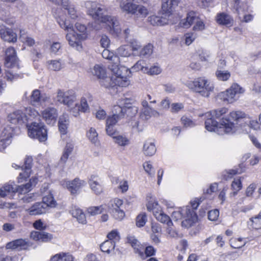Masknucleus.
Instances as JSON below:
<instances>
[{
    "mask_svg": "<svg viewBox=\"0 0 261 261\" xmlns=\"http://www.w3.org/2000/svg\"><path fill=\"white\" fill-rule=\"evenodd\" d=\"M74 148V144L72 141L67 142L64 147L60 161L62 163L65 164L67 161L69 156L71 154Z\"/></svg>",
    "mask_w": 261,
    "mask_h": 261,
    "instance_id": "nucleus-37",
    "label": "nucleus"
},
{
    "mask_svg": "<svg viewBox=\"0 0 261 261\" xmlns=\"http://www.w3.org/2000/svg\"><path fill=\"white\" fill-rule=\"evenodd\" d=\"M229 242L231 247L233 248H240L246 244L243 238H232Z\"/></svg>",
    "mask_w": 261,
    "mask_h": 261,
    "instance_id": "nucleus-54",
    "label": "nucleus"
},
{
    "mask_svg": "<svg viewBox=\"0 0 261 261\" xmlns=\"http://www.w3.org/2000/svg\"><path fill=\"white\" fill-rule=\"evenodd\" d=\"M245 122L250 128L254 130L260 129V123H259L256 120L253 119L248 116H247V117L246 118Z\"/></svg>",
    "mask_w": 261,
    "mask_h": 261,
    "instance_id": "nucleus-56",
    "label": "nucleus"
},
{
    "mask_svg": "<svg viewBox=\"0 0 261 261\" xmlns=\"http://www.w3.org/2000/svg\"><path fill=\"white\" fill-rule=\"evenodd\" d=\"M101 55L103 58L111 61L112 65H120L119 57L118 56L114 55L113 53L110 51L109 49L105 48L102 52Z\"/></svg>",
    "mask_w": 261,
    "mask_h": 261,
    "instance_id": "nucleus-39",
    "label": "nucleus"
},
{
    "mask_svg": "<svg viewBox=\"0 0 261 261\" xmlns=\"http://www.w3.org/2000/svg\"><path fill=\"white\" fill-rule=\"evenodd\" d=\"M89 72L93 76L96 77L99 80L101 86L105 87L103 83H107L109 77L107 76V70L106 68L100 64H96L92 68L90 69Z\"/></svg>",
    "mask_w": 261,
    "mask_h": 261,
    "instance_id": "nucleus-18",
    "label": "nucleus"
},
{
    "mask_svg": "<svg viewBox=\"0 0 261 261\" xmlns=\"http://www.w3.org/2000/svg\"><path fill=\"white\" fill-rule=\"evenodd\" d=\"M216 20L219 24L226 26H231L233 22L232 17L224 13L218 14Z\"/></svg>",
    "mask_w": 261,
    "mask_h": 261,
    "instance_id": "nucleus-38",
    "label": "nucleus"
},
{
    "mask_svg": "<svg viewBox=\"0 0 261 261\" xmlns=\"http://www.w3.org/2000/svg\"><path fill=\"white\" fill-rule=\"evenodd\" d=\"M60 27L66 31V39L69 45L78 51L82 50L83 47L82 41L88 37L87 27L84 24L77 22L75 24L76 33L73 29V23L64 15H60L57 18Z\"/></svg>",
    "mask_w": 261,
    "mask_h": 261,
    "instance_id": "nucleus-1",
    "label": "nucleus"
},
{
    "mask_svg": "<svg viewBox=\"0 0 261 261\" xmlns=\"http://www.w3.org/2000/svg\"><path fill=\"white\" fill-rule=\"evenodd\" d=\"M14 128L9 125L4 126L0 130V152L3 151L10 144Z\"/></svg>",
    "mask_w": 261,
    "mask_h": 261,
    "instance_id": "nucleus-16",
    "label": "nucleus"
},
{
    "mask_svg": "<svg viewBox=\"0 0 261 261\" xmlns=\"http://www.w3.org/2000/svg\"><path fill=\"white\" fill-rule=\"evenodd\" d=\"M242 183L240 178H235L231 184V188L234 191L233 194L236 195L242 188Z\"/></svg>",
    "mask_w": 261,
    "mask_h": 261,
    "instance_id": "nucleus-62",
    "label": "nucleus"
},
{
    "mask_svg": "<svg viewBox=\"0 0 261 261\" xmlns=\"http://www.w3.org/2000/svg\"><path fill=\"white\" fill-rule=\"evenodd\" d=\"M69 124V117L67 114H63L60 116L58 121V127L61 134L65 135L67 133Z\"/></svg>",
    "mask_w": 261,
    "mask_h": 261,
    "instance_id": "nucleus-34",
    "label": "nucleus"
},
{
    "mask_svg": "<svg viewBox=\"0 0 261 261\" xmlns=\"http://www.w3.org/2000/svg\"><path fill=\"white\" fill-rule=\"evenodd\" d=\"M41 116L47 124L53 125L56 123L58 113L55 108L47 107L41 112Z\"/></svg>",
    "mask_w": 261,
    "mask_h": 261,
    "instance_id": "nucleus-20",
    "label": "nucleus"
},
{
    "mask_svg": "<svg viewBox=\"0 0 261 261\" xmlns=\"http://www.w3.org/2000/svg\"><path fill=\"white\" fill-rule=\"evenodd\" d=\"M1 197H5L8 195L16 192V187L14 182H8L4 184L1 188Z\"/></svg>",
    "mask_w": 261,
    "mask_h": 261,
    "instance_id": "nucleus-40",
    "label": "nucleus"
},
{
    "mask_svg": "<svg viewBox=\"0 0 261 261\" xmlns=\"http://www.w3.org/2000/svg\"><path fill=\"white\" fill-rule=\"evenodd\" d=\"M113 139H114V141L119 146H124L128 144L129 143L128 139L126 137L121 135L113 136Z\"/></svg>",
    "mask_w": 261,
    "mask_h": 261,
    "instance_id": "nucleus-57",
    "label": "nucleus"
},
{
    "mask_svg": "<svg viewBox=\"0 0 261 261\" xmlns=\"http://www.w3.org/2000/svg\"><path fill=\"white\" fill-rule=\"evenodd\" d=\"M118 55L127 57L132 54L134 56H142L147 54L146 46H142L139 42H135L132 45H125L120 46L117 49Z\"/></svg>",
    "mask_w": 261,
    "mask_h": 261,
    "instance_id": "nucleus-8",
    "label": "nucleus"
},
{
    "mask_svg": "<svg viewBox=\"0 0 261 261\" xmlns=\"http://www.w3.org/2000/svg\"><path fill=\"white\" fill-rule=\"evenodd\" d=\"M112 72L107 83H103L105 87L110 88L115 86L127 87L130 84L129 78L131 76V71L124 66L111 65L110 67Z\"/></svg>",
    "mask_w": 261,
    "mask_h": 261,
    "instance_id": "nucleus-4",
    "label": "nucleus"
},
{
    "mask_svg": "<svg viewBox=\"0 0 261 261\" xmlns=\"http://www.w3.org/2000/svg\"><path fill=\"white\" fill-rule=\"evenodd\" d=\"M244 90L238 84L233 83L231 87L225 91L221 92L218 94V97L223 101L232 103L239 98V94L243 93Z\"/></svg>",
    "mask_w": 261,
    "mask_h": 261,
    "instance_id": "nucleus-11",
    "label": "nucleus"
},
{
    "mask_svg": "<svg viewBox=\"0 0 261 261\" xmlns=\"http://www.w3.org/2000/svg\"><path fill=\"white\" fill-rule=\"evenodd\" d=\"M7 59H5L4 64L8 69L15 70L19 68V60L18 57L10 59L9 64H7Z\"/></svg>",
    "mask_w": 261,
    "mask_h": 261,
    "instance_id": "nucleus-50",
    "label": "nucleus"
},
{
    "mask_svg": "<svg viewBox=\"0 0 261 261\" xmlns=\"http://www.w3.org/2000/svg\"><path fill=\"white\" fill-rule=\"evenodd\" d=\"M205 121V127L209 132H214L219 135L233 134L238 129L236 123L231 122L227 118H223L219 123L213 117H206Z\"/></svg>",
    "mask_w": 261,
    "mask_h": 261,
    "instance_id": "nucleus-5",
    "label": "nucleus"
},
{
    "mask_svg": "<svg viewBox=\"0 0 261 261\" xmlns=\"http://www.w3.org/2000/svg\"><path fill=\"white\" fill-rule=\"evenodd\" d=\"M132 72L142 71L145 73L147 70V63L144 60H140L136 63L131 69H129Z\"/></svg>",
    "mask_w": 261,
    "mask_h": 261,
    "instance_id": "nucleus-48",
    "label": "nucleus"
},
{
    "mask_svg": "<svg viewBox=\"0 0 261 261\" xmlns=\"http://www.w3.org/2000/svg\"><path fill=\"white\" fill-rule=\"evenodd\" d=\"M56 100L60 104L70 107L75 102L77 99L76 92L72 89H58L56 96Z\"/></svg>",
    "mask_w": 261,
    "mask_h": 261,
    "instance_id": "nucleus-13",
    "label": "nucleus"
},
{
    "mask_svg": "<svg viewBox=\"0 0 261 261\" xmlns=\"http://www.w3.org/2000/svg\"><path fill=\"white\" fill-rule=\"evenodd\" d=\"M123 204V201L118 198H115L111 199L109 205H107V210L111 211L112 215L113 218L118 221L123 220L125 217L124 211L121 208Z\"/></svg>",
    "mask_w": 261,
    "mask_h": 261,
    "instance_id": "nucleus-14",
    "label": "nucleus"
},
{
    "mask_svg": "<svg viewBox=\"0 0 261 261\" xmlns=\"http://www.w3.org/2000/svg\"><path fill=\"white\" fill-rule=\"evenodd\" d=\"M148 100H150V104H148V116H159L158 110H166L169 108L170 101L168 98H165L161 101L159 106V108H158L155 105L156 100L154 99L152 100L151 96L149 95H148Z\"/></svg>",
    "mask_w": 261,
    "mask_h": 261,
    "instance_id": "nucleus-17",
    "label": "nucleus"
},
{
    "mask_svg": "<svg viewBox=\"0 0 261 261\" xmlns=\"http://www.w3.org/2000/svg\"><path fill=\"white\" fill-rule=\"evenodd\" d=\"M49 100L50 96L48 94L41 93L38 89L33 90L30 97V103L33 106L48 102Z\"/></svg>",
    "mask_w": 261,
    "mask_h": 261,
    "instance_id": "nucleus-21",
    "label": "nucleus"
},
{
    "mask_svg": "<svg viewBox=\"0 0 261 261\" xmlns=\"http://www.w3.org/2000/svg\"><path fill=\"white\" fill-rule=\"evenodd\" d=\"M87 14L93 19L105 24L110 33L119 35L121 29L117 19L113 16L103 15L104 9L100 4L94 2H87L85 4Z\"/></svg>",
    "mask_w": 261,
    "mask_h": 261,
    "instance_id": "nucleus-2",
    "label": "nucleus"
},
{
    "mask_svg": "<svg viewBox=\"0 0 261 261\" xmlns=\"http://www.w3.org/2000/svg\"><path fill=\"white\" fill-rule=\"evenodd\" d=\"M227 112L228 109L227 108L222 107L208 112L205 114V115L206 117H213L215 118H219Z\"/></svg>",
    "mask_w": 261,
    "mask_h": 261,
    "instance_id": "nucleus-47",
    "label": "nucleus"
},
{
    "mask_svg": "<svg viewBox=\"0 0 261 261\" xmlns=\"http://www.w3.org/2000/svg\"><path fill=\"white\" fill-rule=\"evenodd\" d=\"M86 185V182L79 178H75L72 181L64 180L62 182V185L66 187L71 194H75L81 188Z\"/></svg>",
    "mask_w": 261,
    "mask_h": 261,
    "instance_id": "nucleus-25",
    "label": "nucleus"
},
{
    "mask_svg": "<svg viewBox=\"0 0 261 261\" xmlns=\"http://www.w3.org/2000/svg\"><path fill=\"white\" fill-rule=\"evenodd\" d=\"M25 212L31 216L40 215L46 213V207L41 202L34 203L30 206H24Z\"/></svg>",
    "mask_w": 261,
    "mask_h": 261,
    "instance_id": "nucleus-26",
    "label": "nucleus"
},
{
    "mask_svg": "<svg viewBox=\"0 0 261 261\" xmlns=\"http://www.w3.org/2000/svg\"><path fill=\"white\" fill-rule=\"evenodd\" d=\"M197 17L194 12L191 11L187 14L186 18L180 21L179 25L184 28H189L197 19Z\"/></svg>",
    "mask_w": 261,
    "mask_h": 261,
    "instance_id": "nucleus-31",
    "label": "nucleus"
},
{
    "mask_svg": "<svg viewBox=\"0 0 261 261\" xmlns=\"http://www.w3.org/2000/svg\"><path fill=\"white\" fill-rule=\"evenodd\" d=\"M44 195L42 197V202L43 205L47 208H54L57 205V202L55 199L53 194L50 190H46L43 192Z\"/></svg>",
    "mask_w": 261,
    "mask_h": 261,
    "instance_id": "nucleus-30",
    "label": "nucleus"
},
{
    "mask_svg": "<svg viewBox=\"0 0 261 261\" xmlns=\"http://www.w3.org/2000/svg\"><path fill=\"white\" fill-rule=\"evenodd\" d=\"M73 256L68 252H60L51 256L50 261H73Z\"/></svg>",
    "mask_w": 261,
    "mask_h": 261,
    "instance_id": "nucleus-42",
    "label": "nucleus"
},
{
    "mask_svg": "<svg viewBox=\"0 0 261 261\" xmlns=\"http://www.w3.org/2000/svg\"><path fill=\"white\" fill-rule=\"evenodd\" d=\"M40 116L39 113L32 107H21L9 113L7 121L14 127H20ZM14 128V126H12Z\"/></svg>",
    "mask_w": 261,
    "mask_h": 261,
    "instance_id": "nucleus-3",
    "label": "nucleus"
},
{
    "mask_svg": "<svg viewBox=\"0 0 261 261\" xmlns=\"http://www.w3.org/2000/svg\"><path fill=\"white\" fill-rule=\"evenodd\" d=\"M149 18L148 21H150L153 25H163L169 23H173V21H170L169 18L163 15L161 17L153 15L150 16Z\"/></svg>",
    "mask_w": 261,
    "mask_h": 261,
    "instance_id": "nucleus-35",
    "label": "nucleus"
},
{
    "mask_svg": "<svg viewBox=\"0 0 261 261\" xmlns=\"http://www.w3.org/2000/svg\"><path fill=\"white\" fill-rule=\"evenodd\" d=\"M148 210L152 211L153 214L158 221L166 223L168 226L172 224L169 217L163 212L162 208L152 196L150 197L149 200H148Z\"/></svg>",
    "mask_w": 261,
    "mask_h": 261,
    "instance_id": "nucleus-12",
    "label": "nucleus"
},
{
    "mask_svg": "<svg viewBox=\"0 0 261 261\" xmlns=\"http://www.w3.org/2000/svg\"><path fill=\"white\" fill-rule=\"evenodd\" d=\"M115 247V242L113 241L107 240L102 243L100 248L102 252L110 254L114 252Z\"/></svg>",
    "mask_w": 261,
    "mask_h": 261,
    "instance_id": "nucleus-46",
    "label": "nucleus"
},
{
    "mask_svg": "<svg viewBox=\"0 0 261 261\" xmlns=\"http://www.w3.org/2000/svg\"><path fill=\"white\" fill-rule=\"evenodd\" d=\"M17 58L16 51L13 47H8L5 51V59H7V64H9L10 59Z\"/></svg>",
    "mask_w": 261,
    "mask_h": 261,
    "instance_id": "nucleus-58",
    "label": "nucleus"
},
{
    "mask_svg": "<svg viewBox=\"0 0 261 261\" xmlns=\"http://www.w3.org/2000/svg\"><path fill=\"white\" fill-rule=\"evenodd\" d=\"M249 225L254 229L261 228V212L257 216L250 219Z\"/></svg>",
    "mask_w": 261,
    "mask_h": 261,
    "instance_id": "nucleus-52",
    "label": "nucleus"
},
{
    "mask_svg": "<svg viewBox=\"0 0 261 261\" xmlns=\"http://www.w3.org/2000/svg\"><path fill=\"white\" fill-rule=\"evenodd\" d=\"M33 162V159L31 156H27L25 159L23 166L21 167L22 170L20 172L17 177L18 182L19 183L23 182L27 180L30 177L31 173V167Z\"/></svg>",
    "mask_w": 261,
    "mask_h": 261,
    "instance_id": "nucleus-22",
    "label": "nucleus"
},
{
    "mask_svg": "<svg viewBox=\"0 0 261 261\" xmlns=\"http://www.w3.org/2000/svg\"><path fill=\"white\" fill-rule=\"evenodd\" d=\"M184 85L204 97H208L214 90V85L205 77H199L193 81H187Z\"/></svg>",
    "mask_w": 261,
    "mask_h": 261,
    "instance_id": "nucleus-7",
    "label": "nucleus"
},
{
    "mask_svg": "<svg viewBox=\"0 0 261 261\" xmlns=\"http://www.w3.org/2000/svg\"><path fill=\"white\" fill-rule=\"evenodd\" d=\"M37 178L33 177L30 179V182H28L25 185L19 186L17 188L16 187V191H18L21 193H28L31 190L32 186L37 183Z\"/></svg>",
    "mask_w": 261,
    "mask_h": 261,
    "instance_id": "nucleus-44",
    "label": "nucleus"
},
{
    "mask_svg": "<svg viewBox=\"0 0 261 261\" xmlns=\"http://www.w3.org/2000/svg\"><path fill=\"white\" fill-rule=\"evenodd\" d=\"M87 137L93 143H96L98 141V134L94 128L91 127L87 131Z\"/></svg>",
    "mask_w": 261,
    "mask_h": 261,
    "instance_id": "nucleus-55",
    "label": "nucleus"
},
{
    "mask_svg": "<svg viewBox=\"0 0 261 261\" xmlns=\"http://www.w3.org/2000/svg\"><path fill=\"white\" fill-rule=\"evenodd\" d=\"M0 35L3 40L9 43H15L17 40L16 33L9 28H2L0 30Z\"/></svg>",
    "mask_w": 261,
    "mask_h": 261,
    "instance_id": "nucleus-28",
    "label": "nucleus"
},
{
    "mask_svg": "<svg viewBox=\"0 0 261 261\" xmlns=\"http://www.w3.org/2000/svg\"><path fill=\"white\" fill-rule=\"evenodd\" d=\"M29 246V243L27 240L19 239L8 243L6 248L7 249L21 250L27 249Z\"/></svg>",
    "mask_w": 261,
    "mask_h": 261,
    "instance_id": "nucleus-27",
    "label": "nucleus"
},
{
    "mask_svg": "<svg viewBox=\"0 0 261 261\" xmlns=\"http://www.w3.org/2000/svg\"><path fill=\"white\" fill-rule=\"evenodd\" d=\"M72 216L76 219L79 223L82 224L87 223L86 216L83 211L76 206H73L70 211Z\"/></svg>",
    "mask_w": 261,
    "mask_h": 261,
    "instance_id": "nucleus-36",
    "label": "nucleus"
},
{
    "mask_svg": "<svg viewBox=\"0 0 261 261\" xmlns=\"http://www.w3.org/2000/svg\"><path fill=\"white\" fill-rule=\"evenodd\" d=\"M137 112V108L132 106L130 100L128 99H122L118 102L117 106H115L113 109L114 114L112 116L108 117L106 121L107 126H114L117 122L119 118L126 114L127 116L130 115V113L133 112L135 114Z\"/></svg>",
    "mask_w": 261,
    "mask_h": 261,
    "instance_id": "nucleus-6",
    "label": "nucleus"
},
{
    "mask_svg": "<svg viewBox=\"0 0 261 261\" xmlns=\"http://www.w3.org/2000/svg\"><path fill=\"white\" fill-rule=\"evenodd\" d=\"M33 226L35 229L39 230H44L47 228V225L41 219L35 221Z\"/></svg>",
    "mask_w": 261,
    "mask_h": 261,
    "instance_id": "nucleus-64",
    "label": "nucleus"
},
{
    "mask_svg": "<svg viewBox=\"0 0 261 261\" xmlns=\"http://www.w3.org/2000/svg\"><path fill=\"white\" fill-rule=\"evenodd\" d=\"M182 124L186 127H192L195 125V123L190 118L183 116L181 118Z\"/></svg>",
    "mask_w": 261,
    "mask_h": 261,
    "instance_id": "nucleus-60",
    "label": "nucleus"
},
{
    "mask_svg": "<svg viewBox=\"0 0 261 261\" xmlns=\"http://www.w3.org/2000/svg\"><path fill=\"white\" fill-rule=\"evenodd\" d=\"M89 185L91 189L97 195L102 192L103 186L101 180L97 176L91 175L89 179Z\"/></svg>",
    "mask_w": 261,
    "mask_h": 261,
    "instance_id": "nucleus-29",
    "label": "nucleus"
},
{
    "mask_svg": "<svg viewBox=\"0 0 261 261\" xmlns=\"http://www.w3.org/2000/svg\"><path fill=\"white\" fill-rule=\"evenodd\" d=\"M127 242L134 248L135 252L138 254L141 259L144 260L147 257V246L145 245L138 244V241L134 236L128 235L127 237Z\"/></svg>",
    "mask_w": 261,
    "mask_h": 261,
    "instance_id": "nucleus-19",
    "label": "nucleus"
},
{
    "mask_svg": "<svg viewBox=\"0 0 261 261\" xmlns=\"http://www.w3.org/2000/svg\"><path fill=\"white\" fill-rule=\"evenodd\" d=\"M109 241H113L114 242L120 240L119 232L117 229L112 230L107 234Z\"/></svg>",
    "mask_w": 261,
    "mask_h": 261,
    "instance_id": "nucleus-61",
    "label": "nucleus"
},
{
    "mask_svg": "<svg viewBox=\"0 0 261 261\" xmlns=\"http://www.w3.org/2000/svg\"><path fill=\"white\" fill-rule=\"evenodd\" d=\"M46 66L49 70L59 71L64 67V64L60 60H50L46 62Z\"/></svg>",
    "mask_w": 261,
    "mask_h": 261,
    "instance_id": "nucleus-41",
    "label": "nucleus"
},
{
    "mask_svg": "<svg viewBox=\"0 0 261 261\" xmlns=\"http://www.w3.org/2000/svg\"><path fill=\"white\" fill-rule=\"evenodd\" d=\"M19 39L20 42L24 46H33L35 44V39L28 34L24 30H20L19 34Z\"/></svg>",
    "mask_w": 261,
    "mask_h": 261,
    "instance_id": "nucleus-32",
    "label": "nucleus"
},
{
    "mask_svg": "<svg viewBox=\"0 0 261 261\" xmlns=\"http://www.w3.org/2000/svg\"><path fill=\"white\" fill-rule=\"evenodd\" d=\"M93 100V96L90 93H86L80 99L79 103H76L75 106L78 109L76 111L74 108H70V112L75 117H77L80 115V112L87 113L90 111V107L88 103H90Z\"/></svg>",
    "mask_w": 261,
    "mask_h": 261,
    "instance_id": "nucleus-15",
    "label": "nucleus"
},
{
    "mask_svg": "<svg viewBox=\"0 0 261 261\" xmlns=\"http://www.w3.org/2000/svg\"><path fill=\"white\" fill-rule=\"evenodd\" d=\"M172 217L175 220L185 219L182 222V225L186 227H191L197 221V216L195 211L188 207L182 208L180 211L173 212Z\"/></svg>",
    "mask_w": 261,
    "mask_h": 261,
    "instance_id": "nucleus-9",
    "label": "nucleus"
},
{
    "mask_svg": "<svg viewBox=\"0 0 261 261\" xmlns=\"http://www.w3.org/2000/svg\"><path fill=\"white\" fill-rule=\"evenodd\" d=\"M107 204H102L97 206H90L87 208V213L91 216L99 214L107 211Z\"/></svg>",
    "mask_w": 261,
    "mask_h": 261,
    "instance_id": "nucleus-43",
    "label": "nucleus"
},
{
    "mask_svg": "<svg viewBox=\"0 0 261 261\" xmlns=\"http://www.w3.org/2000/svg\"><path fill=\"white\" fill-rule=\"evenodd\" d=\"M146 215L145 213L139 214L136 218V225L138 227L143 226L146 223Z\"/></svg>",
    "mask_w": 261,
    "mask_h": 261,
    "instance_id": "nucleus-63",
    "label": "nucleus"
},
{
    "mask_svg": "<svg viewBox=\"0 0 261 261\" xmlns=\"http://www.w3.org/2000/svg\"><path fill=\"white\" fill-rule=\"evenodd\" d=\"M217 79L221 81H227L230 77V73L227 70L218 69L215 73Z\"/></svg>",
    "mask_w": 261,
    "mask_h": 261,
    "instance_id": "nucleus-51",
    "label": "nucleus"
},
{
    "mask_svg": "<svg viewBox=\"0 0 261 261\" xmlns=\"http://www.w3.org/2000/svg\"><path fill=\"white\" fill-rule=\"evenodd\" d=\"M229 117L233 121L238 122L242 119H244L245 121L247 115L242 111H235L230 112L229 114Z\"/></svg>",
    "mask_w": 261,
    "mask_h": 261,
    "instance_id": "nucleus-49",
    "label": "nucleus"
},
{
    "mask_svg": "<svg viewBox=\"0 0 261 261\" xmlns=\"http://www.w3.org/2000/svg\"><path fill=\"white\" fill-rule=\"evenodd\" d=\"M185 44L190 45L196 38V35L194 33H188L184 35Z\"/></svg>",
    "mask_w": 261,
    "mask_h": 261,
    "instance_id": "nucleus-59",
    "label": "nucleus"
},
{
    "mask_svg": "<svg viewBox=\"0 0 261 261\" xmlns=\"http://www.w3.org/2000/svg\"><path fill=\"white\" fill-rule=\"evenodd\" d=\"M178 0H162V15L172 21L173 9L178 4Z\"/></svg>",
    "mask_w": 261,
    "mask_h": 261,
    "instance_id": "nucleus-24",
    "label": "nucleus"
},
{
    "mask_svg": "<svg viewBox=\"0 0 261 261\" xmlns=\"http://www.w3.org/2000/svg\"><path fill=\"white\" fill-rule=\"evenodd\" d=\"M37 178L33 177L30 179V182H28L25 185L19 186L17 188L16 187V191H18L21 193H28L31 190L32 186L37 183Z\"/></svg>",
    "mask_w": 261,
    "mask_h": 261,
    "instance_id": "nucleus-45",
    "label": "nucleus"
},
{
    "mask_svg": "<svg viewBox=\"0 0 261 261\" xmlns=\"http://www.w3.org/2000/svg\"><path fill=\"white\" fill-rule=\"evenodd\" d=\"M28 135L31 138L37 139L40 142L47 139V132L45 125L41 122H32L27 124Z\"/></svg>",
    "mask_w": 261,
    "mask_h": 261,
    "instance_id": "nucleus-10",
    "label": "nucleus"
},
{
    "mask_svg": "<svg viewBox=\"0 0 261 261\" xmlns=\"http://www.w3.org/2000/svg\"><path fill=\"white\" fill-rule=\"evenodd\" d=\"M120 7L123 11L133 14H137V12L140 14H143L145 13L146 11L145 7L135 4L132 2L121 3Z\"/></svg>",
    "mask_w": 261,
    "mask_h": 261,
    "instance_id": "nucleus-23",
    "label": "nucleus"
},
{
    "mask_svg": "<svg viewBox=\"0 0 261 261\" xmlns=\"http://www.w3.org/2000/svg\"><path fill=\"white\" fill-rule=\"evenodd\" d=\"M248 10V6L246 4H242L239 7H237V11L240 19L245 22H248L253 19V16L250 14H246Z\"/></svg>",
    "mask_w": 261,
    "mask_h": 261,
    "instance_id": "nucleus-33",
    "label": "nucleus"
},
{
    "mask_svg": "<svg viewBox=\"0 0 261 261\" xmlns=\"http://www.w3.org/2000/svg\"><path fill=\"white\" fill-rule=\"evenodd\" d=\"M162 68L160 65L155 63L151 66L148 69V74L150 75H157L162 72Z\"/></svg>",
    "mask_w": 261,
    "mask_h": 261,
    "instance_id": "nucleus-53",
    "label": "nucleus"
}]
</instances>
